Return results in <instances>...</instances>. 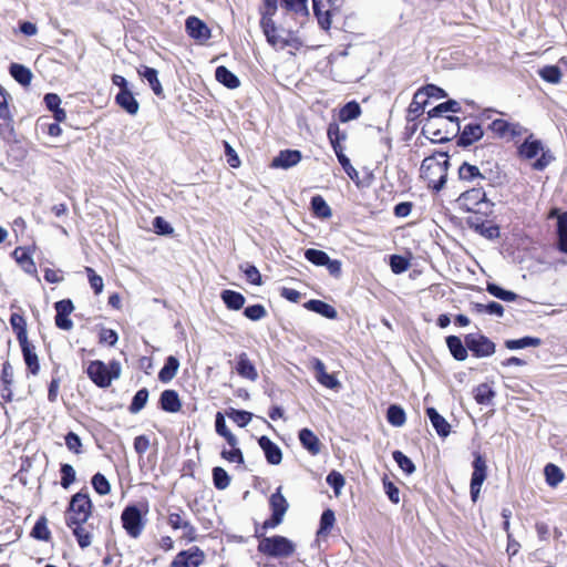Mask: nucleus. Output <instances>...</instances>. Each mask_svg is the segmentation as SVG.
<instances>
[{"label":"nucleus","mask_w":567,"mask_h":567,"mask_svg":"<svg viewBox=\"0 0 567 567\" xmlns=\"http://www.w3.org/2000/svg\"><path fill=\"white\" fill-rule=\"evenodd\" d=\"M305 307L311 311H315L328 319H336L338 316L337 310L329 303L321 300H309Z\"/></svg>","instance_id":"obj_30"},{"label":"nucleus","mask_w":567,"mask_h":567,"mask_svg":"<svg viewBox=\"0 0 567 567\" xmlns=\"http://www.w3.org/2000/svg\"><path fill=\"white\" fill-rule=\"evenodd\" d=\"M466 348L477 358L489 357L495 352V343L481 333L465 337Z\"/></svg>","instance_id":"obj_7"},{"label":"nucleus","mask_w":567,"mask_h":567,"mask_svg":"<svg viewBox=\"0 0 567 567\" xmlns=\"http://www.w3.org/2000/svg\"><path fill=\"white\" fill-rule=\"evenodd\" d=\"M457 202L467 212L480 213L481 205L486 204V194L482 187L472 188L462 193Z\"/></svg>","instance_id":"obj_12"},{"label":"nucleus","mask_w":567,"mask_h":567,"mask_svg":"<svg viewBox=\"0 0 567 567\" xmlns=\"http://www.w3.org/2000/svg\"><path fill=\"white\" fill-rule=\"evenodd\" d=\"M299 440L302 446L312 455L321 452V443L318 436L309 429H302L299 432Z\"/></svg>","instance_id":"obj_22"},{"label":"nucleus","mask_w":567,"mask_h":567,"mask_svg":"<svg viewBox=\"0 0 567 567\" xmlns=\"http://www.w3.org/2000/svg\"><path fill=\"white\" fill-rule=\"evenodd\" d=\"M495 395V392L486 383H482L474 390V396L478 404H489Z\"/></svg>","instance_id":"obj_43"},{"label":"nucleus","mask_w":567,"mask_h":567,"mask_svg":"<svg viewBox=\"0 0 567 567\" xmlns=\"http://www.w3.org/2000/svg\"><path fill=\"white\" fill-rule=\"evenodd\" d=\"M461 111V105L458 102L454 101V100H449L444 103H441L439 104L437 106H435L434 109H432L430 112H429V116L433 117V116H439L445 112H454V113H457Z\"/></svg>","instance_id":"obj_48"},{"label":"nucleus","mask_w":567,"mask_h":567,"mask_svg":"<svg viewBox=\"0 0 567 567\" xmlns=\"http://www.w3.org/2000/svg\"><path fill=\"white\" fill-rule=\"evenodd\" d=\"M178 368H179V361L177 360V358H175L174 355H169L166 359L164 367L159 370L158 379L163 383H167V382L172 381L175 378V375L178 371Z\"/></svg>","instance_id":"obj_28"},{"label":"nucleus","mask_w":567,"mask_h":567,"mask_svg":"<svg viewBox=\"0 0 567 567\" xmlns=\"http://www.w3.org/2000/svg\"><path fill=\"white\" fill-rule=\"evenodd\" d=\"M214 485L218 489H225L230 484V477L223 467H215L213 470Z\"/></svg>","instance_id":"obj_52"},{"label":"nucleus","mask_w":567,"mask_h":567,"mask_svg":"<svg viewBox=\"0 0 567 567\" xmlns=\"http://www.w3.org/2000/svg\"><path fill=\"white\" fill-rule=\"evenodd\" d=\"M89 378L100 388H107L112 381L120 378L121 364L118 361H111L109 364L100 360L90 362L86 369Z\"/></svg>","instance_id":"obj_2"},{"label":"nucleus","mask_w":567,"mask_h":567,"mask_svg":"<svg viewBox=\"0 0 567 567\" xmlns=\"http://www.w3.org/2000/svg\"><path fill=\"white\" fill-rule=\"evenodd\" d=\"M327 134H328V137L330 140L333 151L336 152V151L341 150L339 142H340V140H344L346 135L341 134L338 124H336V123L329 124Z\"/></svg>","instance_id":"obj_54"},{"label":"nucleus","mask_w":567,"mask_h":567,"mask_svg":"<svg viewBox=\"0 0 567 567\" xmlns=\"http://www.w3.org/2000/svg\"><path fill=\"white\" fill-rule=\"evenodd\" d=\"M260 449L264 451L266 460L271 465H278L282 461V452L268 436L262 435L258 440Z\"/></svg>","instance_id":"obj_17"},{"label":"nucleus","mask_w":567,"mask_h":567,"mask_svg":"<svg viewBox=\"0 0 567 567\" xmlns=\"http://www.w3.org/2000/svg\"><path fill=\"white\" fill-rule=\"evenodd\" d=\"M539 76L551 84H558L561 81L560 69L556 65H546L538 71Z\"/></svg>","instance_id":"obj_41"},{"label":"nucleus","mask_w":567,"mask_h":567,"mask_svg":"<svg viewBox=\"0 0 567 567\" xmlns=\"http://www.w3.org/2000/svg\"><path fill=\"white\" fill-rule=\"evenodd\" d=\"M361 114V107L355 101L348 102L339 112V120L343 123L355 120Z\"/></svg>","instance_id":"obj_40"},{"label":"nucleus","mask_w":567,"mask_h":567,"mask_svg":"<svg viewBox=\"0 0 567 567\" xmlns=\"http://www.w3.org/2000/svg\"><path fill=\"white\" fill-rule=\"evenodd\" d=\"M390 266L394 274H401L408 270L410 264L408 259L402 256L393 255L390 258Z\"/></svg>","instance_id":"obj_60"},{"label":"nucleus","mask_w":567,"mask_h":567,"mask_svg":"<svg viewBox=\"0 0 567 567\" xmlns=\"http://www.w3.org/2000/svg\"><path fill=\"white\" fill-rule=\"evenodd\" d=\"M280 6L297 14H308V0H280Z\"/></svg>","instance_id":"obj_42"},{"label":"nucleus","mask_w":567,"mask_h":567,"mask_svg":"<svg viewBox=\"0 0 567 567\" xmlns=\"http://www.w3.org/2000/svg\"><path fill=\"white\" fill-rule=\"evenodd\" d=\"M386 419L393 426H402L405 423V412L399 405H390L386 413Z\"/></svg>","instance_id":"obj_44"},{"label":"nucleus","mask_w":567,"mask_h":567,"mask_svg":"<svg viewBox=\"0 0 567 567\" xmlns=\"http://www.w3.org/2000/svg\"><path fill=\"white\" fill-rule=\"evenodd\" d=\"M20 347L28 369L32 374H37L39 372L40 365L38 355L34 351V347L30 344L28 340L27 343H20Z\"/></svg>","instance_id":"obj_31"},{"label":"nucleus","mask_w":567,"mask_h":567,"mask_svg":"<svg viewBox=\"0 0 567 567\" xmlns=\"http://www.w3.org/2000/svg\"><path fill=\"white\" fill-rule=\"evenodd\" d=\"M542 152V156L533 164V167L537 171H543L549 165L554 157L549 152H545L543 144L538 140H533L532 135L519 146V154L522 157L532 159Z\"/></svg>","instance_id":"obj_5"},{"label":"nucleus","mask_w":567,"mask_h":567,"mask_svg":"<svg viewBox=\"0 0 567 567\" xmlns=\"http://www.w3.org/2000/svg\"><path fill=\"white\" fill-rule=\"evenodd\" d=\"M426 414L436 433L442 437H446L451 432V426L446 420L434 408H427Z\"/></svg>","instance_id":"obj_24"},{"label":"nucleus","mask_w":567,"mask_h":567,"mask_svg":"<svg viewBox=\"0 0 567 567\" xmlns=\"http://www.w3.org/2000/svg\"><path fill=\"white\" fill-rule=\"evenodd\" d=\"M393 460L396 462L399 467L408 475H411L415 472V465L411 461L410 457H408L405 454H403L401 451H394Z\"/></svg>","instance_id":"obj_45"},{"label":"nucleus","mask_w":567,"mask_h":567,"mask_svg":"<svg viewBox=\"0 0 567 567\" xmlns=\"http://www.w3.org/2000/svg\"><path fill=\"white\" fill-rule=\"evenodd\" d=\"M161 408L169 413H176L181 410L182 403L178 393L175 390H165L159 398Z\"/></svg>","instance_id":"obj_23"},{"label":"nucleus","mask_w":567,"mask_h":567,"mask_svg":"<svg viewBox=\"0 0 567 567\" xmlns=\"http://www.w3.org/2000/svg\"><path fill=\"white\" fill-rule=\"evenodd\" d=\"M558 249L567 254V212L557 215Z\"/></svg>","instance_id":"obj_33"},{"label":"nucleus","mask_w":567,"mask_h":567,"mask_svg":"<svg viewBox=\"0 0 567 567\" xmlns=\"http://www.w3.org/2000/svg\"><path fill=\"white\" fill-rule=\"evenodd\" d=\"M138 74L148 82L155 95H163V87L158 80V72L155 69L143 65L138 69Z\"/></svg>","instance_id":"obj_25"},{"label":"nucleus","mask_w":567,"mask_h":567,"mask_svg":"<svg viewBox=\"0 0 567 567\" xmlns=\"http://www.w3.org/2000/svg\"><path fill=\"white\" fill-rule=\"evenodd\" d=\"M260 24H261L264 33L267 38V41L272 47L284 49L288 45H295V43L297 42V40L293 39L290 33H288V35L285 37L282 34L284 31L279 32V30L276 28L272 19L266 18L265 20L260 21Z\"/></svg>","instance_id":"obj_9"},{"label":"nucleus","mask_w":567,"mask_h":567,"mask_svg":"<svg viewBox=\"0 0 567 567\" xmlns=\"http://www.w3.org/2000/svg\"><path fill=\"white\" fill-rule=\"evenodd\" d=\"M228 416L239 426H246L251 421L252 414L247 411L231 410Z\"/></svg>","instance_id":"obj_61"},{"label":"nucleus","mask_w":567,"mask_h":567,"mask_svg":"<svg viewBox=\"0 0 567 567\" xmlns=\"http://www.w3.org/2000/svg\"><path fill=\"white\" fill-rule=\"evenodd\" d=\"M56 316H55V324L59 329L69 331L73 328V321L69 318V316L74 310V305L70 299H63L54 305Z\"/></svg>","instance_id":"obj_13"},{"label":"nucleus","mask_w":567,"mask_h":567,"mask_svg":"<svg viewBox=\"0 0 567 567\" xmlns=\"http://www.w3.org/2000/svg\"><path fill=\"white\" fill-rule=\"evenodd\" d=\"M312 3L318 23L323 30H329L331 25V8L327 7V4H319L317 1H312Z\"/></svg>","instance_id":"obj_34"},{"label":"nucleus","mask_w":567,"mask_h":567,"mask_svg":"<svg viewBox=\"0 0 567 567\" xmlns=\"http://www.w3.org/2000/svg\"><path fill=\"white\" fill-rule=\"evenodd\" d=\"M73 534L76 537V540L81 548L89 547L92 543V535L83 527V524H74Z\"/></svg>","instance_id":"obj_50"},{"label":"nucleus","mask_w":567,"mask_h":567,"mask_svg":"<svg viewBox=\"0 0 567 567\" xmlns=\"http://www.w3.org/2000/svg\"><path fill=\"white\" fill-rule=\"evenodd\" d=\"M115 101L131 115L137 114L140 110V104L130 89H125L123 92H118L115 96Z\"/></svg>","instance_id":"obj_20"},{"label":"nucleus","mask_w":567,"mask_h":567,"mask_svg":"<svg viewBox=\"0 0 567 567\" xmlns=\"http://www.w3.org/2000/svg\"><path fill=\"white\" fill-rule=\"evenodd\" d=\"M205 560V554L197 546L178 553L171 567H199Z\"/></svg>","instance_id":"obj_11"},{"label":"nucleus","mask_w":567,"mask_h":567,"mask_svg":"<svg viewBox=\"0 0 567 567\" xmlns=\"http://www.w3.org/2000/svg\"><path fill=\"white\" fill-rule=\"evenodd\" d=\"M544 474L546 478V483L550 487H556L559 483L563 482L565 474L564 472L555 464L549 463L544 468Z\"/></svg>","instance_id":"obj_36"},{"label":"nucleus","mask_w":567,"mask_h":567,"mask_svg":"<svg viewBox=\"0 0 567 567\" xmlns=\"http://www.w3.org/2000/svg\"><path fill=\"white\" fill-rule=\"evenodd\" d=\"M486 290L494 297L503 300V301H514L517 298V295L513 291L505 290L496 284H487Z\"/></svg>","instance_id":"obj_46"},{"label":"nucleus","mask_w":567,"mask_h":567,"mask_svg":"<svg viewBox=\"0 0 567 567\" xmlns=\"http://www.w3.org/2000/svg\"><path fill=\"white\" fill-rule=\"evenodd\" d=\"M483 128L480 124H467L464 126L457 144L462 146H470L483 136Z\"/></svg>","instance_id":"obj_21"},{"label":"nucleus","mask_w":567,"mask_h":567,"mask_svg":"<svg viewBox=\"0 0 567 567\" xmlns=\"http://www.w3.org/2000/svg\"><path fill=\"white\" fill-rule=\"evenodd\" d=\"M269 505L271 508V517L264 522L262 528H275L284 520V516L288 511L289 504L285 496L281 494V486L270 496Z\"/></svg>","instance_id":"obj_6"},{"label":"nucleus","mask_w":567,"mask_h":567,"mask_svg":"<svg viewBox=\"0 0 567 567\" xmlns=\"http://www.w3.org/2000/svg\"><path fill=\"white\" fill-rule=\"evenodd\" d=\"M244 315L248 319L257 321L266 317L267 310L262 305H252L245 308Z\"/></svg>","instance_id":"obj_56"},{"label":"nucleus","mask_w":567,"mask_h":567,"mask_svg":"<svg viewBox=\"0 0 567 567\" xmlns=\"http://www.w3.org/2000/svg\"><path fill=\"white\" fill-rule=\"evenodd\" d=\"M489 128L499 137H516L525 132V128L518 123H509L505 120L497 118L489 124Z\"/></svg>","instance_id":"obj_14"},{"label":"nucleus","mask_w":567,"mask_h":567,"mask_svg":"<svg viewBox=\"0 0 567 567\" xmlns=\"http://www.w3.org/2000/svg\"><path fill=\"white\" fill-rule=\"evenodd\" d=\"M327 483L333 488L336 496H339L346 481L341 473L332 471L327 476Z\"/></svg>","instance_id":"obj_55"},{"label":"nucleus","mask_w":567,"mask_h":567,"mask_svg":"<svg viewBox=\"0 0 567 567\" xmlns=\"http://www.w3.org/2000/svg\"><path fill=\"white\" fill-rule=\"evenodd\" d=\"M442 161L435 157H426L421 164V176L427 181L434 190H441L447 181L449 159L446 155H440Z\"/></svg>","instance_id":"obj_1"},{"label":"nucleus","mask_w":567,"mask_h":567,"mask_svg":"<svg viewBox=\"0 0 567 567\" xmlns=\"http://www.w3.org/2000/svg\"><path fill=\"white\" fill-rule=\"evenodd\" d=\"M447 348L457 361H464L467 358V348L464 346L462 340L456 336H450L446 338Z\"/></svg>","instance_id":"obj_29"},{"label":"nucleus","mask_w":567,"mask_h":567,"mask_svg":"<svg viewBox=\"0 0 567 567\" xmlns=\"http://www.w3.org/2000/svg\"><path fill=\"white\" fill-rule=\"evenodd\" d=\"M92 503L87 494L76 493L72 496L65 513V522L69 527L74 524H85L91 516Z\"/></svg>","instance_id":"obj_4"},{"label":"nucleus","mask_w":567,"mask_h":567,"mask_svg":"<svg viewBox=\"0 0 567 567\" xmlns=\"http://www.w3.org/2000/svg\"><path fill=\"white\" fill-rule=\"evenodd\" d=\"M9 93L0 84V134L4 135L7 132L11 133L13 127L12 116L9 109Z\"/></svg>","instance_id":"obj_15"},{"label":"nucleus","mask_w":567,"mask_h":567,"mask_svg":"<svg viewBox=\"0 0 567 567\" xmlns=\"http://www.w3.org/2000/svg\"><path fill=\"white\" fill-rule=\"evenodd\" d=\"M147 400H148V391L147 389H141L138 390L133 400H132V403L128 408L130 412L135 414V413H138L147 403Z\"/></svg>","instance_id":"obj_47"},{"label":"nucleus","mask_w":567,"mask_h":567,"mask_svg":"<svg viewBox=\"0 0 567 567\" xmlns=\"http://www.w3.org/2000/svg\"><path fill=\"white\" fill-rule=\"evenodd\" d=\"M188 35L199 41H206L210 38V30L204 21L197 17H188L185 22Z\"/></svg>","instance_id":"obj_16"},{"label":"nucleus","mask_w":567,"mask_h":567,"mask_svg":"<svg viewBox=\"0 0 567 567\" xmlns=\"http://www.w3.org/2000/svg\"><path fill=\"white\" fill-rule=\"evenodd\" d=\"M31 535L40 540H49L51 537V533L47 526V518L40 517L35 525L32 528Z\"/></svg>","instance_id":"obj_51"},{"label":"nucleus","mask_w":567,"mask_h":567,"mask_svg":"<svg viewBox=\"0 0 567 567\" xmlns=\"http://www.w3.org/2000/svg\"><path fill=\"white\" fill-rule=\"evenodd\" d=\"M85 272L87 274L91 288L94 290L95 295H100L104 287L102 277L96 275L91 267H86Z\"/></svg>","instance_id":"obj_57"},{"label":"nucleus","mask_w":567,"mask_h":567,"mask_svg":"<svg viewBox=\"0 0 567 567\" xmlns=\"http://www.w3.org/2000/svg\"><path fill=\"white\" fill-rule=\"evenodd\" d=\"M305 257L308 261L312 262L316 266H324L326 264H328L330 259L327 252L313 248L307 249L305 252Z\"/></svg>","instance_id":"obj_49"},{"label":"nucleus","mask_w":567,"mask_h":567,"mask_svg":"<svg viewBox=\"0 0 567 567\" xmlns=\"http://www.w3.org/2000/svg\"><path fill=\"white\" fill-rule=\"evenodd\" d=\"M311 208L313 214L322 219L329 218L332 215L330 206L320 195H316L311 198Z\"/></svg>","instance_id":"obj_37"},{"label":"nucleus","mask_w":567,"mask_h":567,"mask_svg":"<svg viewBox=\"0 0 567 567\" xmlns=\"http://www.w3.org/2000/svg\"><path fill=\"white\" fill-rule=\"evenodd\" d=\"M458 177L465 182L484 181L485 176L475 165L464 162L458 168Z\"/></svg>","instance_id":"obj_26"},{"label":"nucleus","mask_w":567,"mask_h":567,"mask_svg":"<svg viewBox=\"0 0 567 567\" xmlns=\"http://www.w3.org/2000/svg\"><path fill=\"white\" fill-rule=\"evenodd\" d=\"M475 307L478 312H486L497 317H502L504 315V307L495 301H492L487 305L476 303Z\"/></svg>","instance_id":"obj_58"},{"label":"nucleus","mask_w":567,"mask_h":567,"mask_svg":"<svg viewBox=\"0 0 567 567\" xmlns=\"http://www.w3.org/2000/svg\"><path fill=\"white\" fill-rule=\"evenodd\" d=\"M295 544L287 537L275 535L262 537L258 544V551L272 558H287L295 553Z\"/></svg>","instance_id":"obj_3"},{"label":"nucleus","mask_w":567,"mask_h":567,"mask_svg":"<svg viewBox=\"0 0 567 567\" xmlns=\"http://www.w3.org/2000/svg\"><path fill=\"white\" fill-rule=\"evenodd\" d=\"M215 76L219 83L228 89H237L240 85L239 79L224 65L216 69Z\"/></svg>","instance_id":"obj_32"},{"label":"nucleus","mask_w":567,"mask_h":567,"mask_svg":"<svg viewBox=\"0 0 567 567\" xmlns=\"http://www.w3.org/2000/svg\"><path fill=\"white\" fill-rule=\"evenodd\" d=\"M542 340L535 337H524L522 339L506 340L505 347L509 350L524 349L527 347H538Z\"/></svg>","instance_id":"obj_39"},{"label":"nucleus","mask_w":567,"mask_h":567,"mask_svg":"<svg viewBox=\"0 0 567 567\" xmlns=\"http://www.w3.org/2000/svg\"><path fill=\"white\" fill-rule=\"evenodd\" d=\"M487 476V465L486 461L481 454H475L474 461H473V473L471 477V485H470V492H471V498L473 502H476L478 499L481 487L486 480Z\"/></svg>","instance_id":"obj_8"},{"label":"nucleus","mask_w":567,"mask_h":567,"mask_svg":"<svg viewBox=\"0 0 567 567\" xmlns=\"http://www.w3.org/2000/svg\"><path fill=\"white\" fill-rule=\"evenodd\" d=\"M92 486L95 489V492L100 495H107L111 492V485L109 481L101 473H96L92 477Z\"/></svg>","instance_id":"obj_53"},{"label":"nucleus","mask_w":567,"mask_h":567,"mask_svg":"<svg viewBox=\"0 0 567 567\" xmlns=\"http://www.w3.org/2000/svg\"><path fill=\"white\" fill-rule=\"evenodd\" d=\"M10 74L17 82L24 86L31 83L32 72L22 64L12 63L10 65Z\"/></svg>","instance_id":"obj_35"},{"label":"nucleus","mask_w":567,"mask_h":567,"mask_svg":"<svg viewBox=\"0 0 567 567\" xmlns=\"http://www.w3.org/2000/svg\"><path fill=\"white\" fill-rule=\"evenodd\" d=\"M10 323L16 331L19 343H27L28 336L24 318L18 313H12L10 317Z\"/></svg>","instance_id":"obj_38"},{"label":"nucleus","mask_w":567,"mask_h":567,"mask_svg":"<svg viewBox=\"0 0 567 567\" xmlns=\"http://www.w3.org/2000/svg\"><path fill=\"white\" fill-rule=\"evenodd\" d=\"M61 485L68 488L75 481V471L70 464H63L61 466Z\"/></svg>","instance_id":"obj_62"},{"label":"nucleus","mask_w":567,"mask_h":567,"mask_svg":"<svg viewBox=\"0 0 567 567\" xmlns=\"http://www.w3.org/2000/svg\"><path fill=\"white\" fill-rule=\"evenodd\" d=\"M121 518L124 529L131 537L136 538L141 535L144 523L142 520L141 511L136 506H127L122 512Z\"/></svg>","instance_id":"obj_10"},{"label":"nucleus","mask_w":567,"mask_h":567,"mask_svg":"<svg viewBox=\"0 0 567 567\" xmlns=\"http://www.w3.org/2000/svg\"><path fill=\"white\" fill-rule=\"evenodd\" d=\"M336 155L338 157L339 163L341 164L342 168L346 171L348 176L351 179H354L358 177V172L355 168L351 165L350 159L342 153V150L336 151Z\"/></svg>","instance_id":"obj_59"},{"label":"nucleus","mask_w":567,"mask_h":567,"mask_svg":"<svg viewBox=\"0 0 567 567\" xmlns=\"http://www.w3.org/2000/svg\"><path fill=\"white\" fill-rule=\"evenodd\" d=\"M301 161V153L296 150L281 151L271 162V166L276 168H290Z\"/></svg>","instance_id":"obj_18"},{"label":"nucleus","mask_w":567,"mask_h":567,"mask_svg":"<svg viewBox=\"0 0 567 567\" xmlns=\"http://www.w3.org/2000/svg\"><path fill=\"white\" fill-rule=\"evenodd\" d=\"M220 298L229 310H239L245 305V297L240 292L234 290H223Z\"/></svg>","instance_id":"obj_27"},{"label":"nucleus","mask_w":567,"mask_h":567,"mask_svg":"<svg viewBox=\"0 0 567 567\" xmlns=\"http://www.w3.org/2000/svg\"><path fill=\"white\" fill-rule=\"evenodd\" d=\"M240 268L243 269L247 280L250 284L256 285V286L261 285V275L255 266L246 265L245 267L241 266Z\"/></svg>","instance_id":"obj_63"},{"label":"nucleus","mask_w":567,"mask_h":567,"mask_svg":"<svg viewBox=\"0 0 567 567\" xmlns=\"http://www.w3.org/2000/svg\"><path fill=\"white\" fill-rule=\"evenodd\" d=\"M65 445L66 447L71 451V452H74L75 454H80L82 453L81 451V447H82V442H81V439L80 436L74 433V432H69L65 436Z\"/></svg>","instance_id":"obj_64"},{"label":"nucleus","mask_w":567,"mask_h":567,"mask_svg":"<svg viewBox=\"0 0 567 567\" xmlns=\"http://www.w3.org/2000/svg\"><path fill=\"white\" fill-rule=\"evenodd\" d=\"M236 371L241 378L250 381H256L258 379V372L245 352L237 357Z\"/></svg>","instance_id":"obj_19"}]
</instances>
